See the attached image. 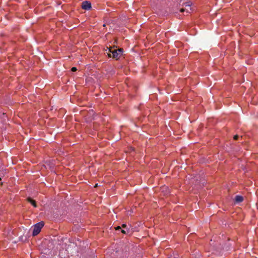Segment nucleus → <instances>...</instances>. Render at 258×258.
<instances>
[{"label":"nucleus","instance_id":"obj_8","mask_svg":"<svg viewBox=\"0 0 258 258\" xmlns=\"http://www.w3.org/2000/svg\"><path fill=\"white\" fill-rule=\"evenodd\" d=\"M121 227H122L124 229H130L129 228H127V225L125 224H123L121 225Z\"/></svg>","mask_w":258,"mask_h":258},{"label":"nucleus","instance_id":"obj_10","mask_svg":"<svg viewBox=\"0 0 258 258\" xmlns=\"http://www.w3.org/2000/svg\"><path fill=\"white\" fill-rule=\"evenodd\" d=\"M77 70V68L75 67H72V69H71V71L73 72H76Z\"/></svg>","mask_w":258,"mask_h":258},{"label":"nucleus","instance_id":"obj_4","mask_svg":"<svg viewBox=\"0 0 258 258\" xmlns=\"http://www.w3.org/2000/svg\"><path fill=\"white\" fill-rule=\"evenodd\" d=\"M27 201L31 204L35 208H36L37 207V203L35 200H33L32 198L30 197H28L27 199Z\"/></svg>","mask_w":258,"mask_h":258},{"label":"nucleus","instance_id":"obj_3","mask_svg":"<svg viewBox=\"0 0 258 258\" xmlns=\"http://www.w3.org/2000/svg\"><path fill=\"white\" fill-rule=\"evenodd\" d=\"M81 8L83 10H89L91 8V4L89 1H84L82 3Z\"/></svg>","mask_w":258,"mask_h":258},{"label":"nucleus","instance_id":"obj_1","mask_svg":"<svg viewBox=\"0 0 258 258\" xmlns=\"http://www.w3.org/2000/svg\"><path fill=\"white\" fill-rule=\"evenodd\" d=\"M123 48H119L117 49V47L114 46L109 48V53H107V55L108 57H112L116 60H118L123 54Z\"/></svg>","mask_w":258,"mask_h":258},{"label":"nucleus","instance_id":"obj_5","mask_svg":"<svg viewBox=\"0 0 258 258\" xmlns=\"http://www.w3.org/2000/svg\"><path fill=\"white\" fill-rule=\"evenodd\" d=\"M243 201V197L241 196H236L235 197V202L237 203H241Z\"/></svg>","mask_w":258,"mask_h":258},{"label":"nucleus","instance_id":"obj_6","mask_svg":"<svg viewBox=\"0 0 258 258\" xmlns=\"http://www.w3.org/2000/svg\"><path fill=\"white\" fill-rule=\"evenodd\" d=\"M184 5H185V7H188L189 8V10H191L190 6H191V2L190 1H189L188 2H186V3H184Z\"/></svg>","mask_w":258,"mask_h":258},{"label":"nucleus","instance_id":"obj_17","mask_svg":"<svg viewBox=\"0 0 258 258\" xmlns=\"http://www.w3.org/2000/svg\"><path fill=\"white\" fill-rule=\"evenodd\" d=\"M1 180H2V178H1V177H0V181H1Z\"/></svg>","mask_w":258,"mask_h":258},{"label":"nucleus","instance_id":"obj_12","mask_svg":"<svg viewBox=\"0 0 258 258\" xmlns=\"http://www.w3.org/2000/svg\"><path fill=\"white\" fill-rule=\"evenodd\" d=\"M185 11V9H184V8H181V9L180 10V12H181V13L184 12Z\"/></svg>","mask_w":258,"mask_h":258},{"label":"nucleus","instance_id":"obj_13","mask_svg":"<svg viewBox=\"0 0 258 258\" xmlns=\"http://www.w3.org/2000/svg\"><path fill=\"white\" fill-rule=\"evenodd\" d=\"M186 13H189V10L188 9H186Z\"/></svg>","mask_w":258,"mask_h":258},{"label":"nucleus","instance_id":"obj_7","mask_svg":"<svg viewBox=\"0 0 258 258\" xmlns=\"http://www.w3.org/2000/svg\"><path fill=\"white\" fill-rule=\"evenodd\" d=\"M130 231V229H126V230L121 229V232L122 233L125 234H127L129 233Z\"/></svg>","mask_w":258,"mask_h":258},{"label":"nucleus","instance_id":"obj_16","mask_svg":"<svg viewBox=\"0 0 258 258\" xmlns=\"http://www.w3.org/2000/svg\"><path fill=\"white\" fill-rule=\"evenodd\" d=\"M103 27H105V24H104V25H103Z\"/></svg>","mask_w":258,"mask_h":258},{"label":"nucleus","instance_id":"obj_11","mask_svg":"<svg viewBox=\"0 0 258 258\" xmlns=\"http://www.w3.org/2000/svg\"><path fill=\"white\" fill-rule=\"evenodd\" d=\"M121 227H120V226H117L116 227H115V230H119V229H121Z\"/></svg>","mask_w":258,"mask_h":258},{"label":"nucleus","instance_id":"obj_9","mask_svg":"<svg viewBox=\"0 0 258 258\" xmlns=\"http://www.w3.org/2000/svg\"><path fill=\"white\" fill-rule=\"evenodd\" d=\"M238 138H239V136L237 135H236L234 136V137H233V139L234 140H237L238 139Z\"/></svg>","mask_w":258,"mask_h":258},{"label":"nucleus","instance_id":"obj_2","mask_svg":"<svg viewBox=\"0 0 258 258\" xmlns=\"http://www.w3.org/2000/svg\"><path fill=\"white\" fill-rule=\"evenodd\" d=\"M44 225V222L41 221L34 225L33 229V236L37 235L41 231V229Z\"/></svg>","mask_w":258,"mask_h":258},{"label":"nucleus","instance_id":"obj_14","mask_svg":"<svg viewBox=\"0 0 258 258\" xmlns=\"http://www.w3.org/2000/svg\"><path fill=\"white\" fill-rule=\"evenodd\" d=\"M0 185H1V186H2V185H3V182H1V183H0Z\"/></svg>","mask_w":258,"mask_h":258},{"label":"nucleus","instance_id":"obj_15","mask_svg":"<svg viewBox=\"0 0 258 258\" xmlns=\"http://www.w3.org/2000/svg\"><path fill=\"white\" fill-rule=\"evenodd\" d=\"M97 184H96V185L94 186V187H97Z\"/></svg>","mask_w":258,"mask_h":258}]
</instances>
